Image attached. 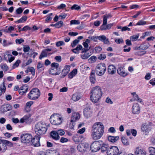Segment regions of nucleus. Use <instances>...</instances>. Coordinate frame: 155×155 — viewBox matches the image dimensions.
<instances>
[{"mask_svg":"<svg viewBox=\"0 0 155 155\" xmlns=\"http://www.w3.org/2000/svg\"><path fill=\"white\" fill-rule=\"evenodd\" d=\"M104 127L100 122L94 124L92 129L91 136L94 140L100 139L102 136L104 131Z\"/></svg>","mask_w":155,"mask_h":155,"instance_id":"f257e3e1","label":"nucleus"},{"mask_svg":"<svg viewBox=\"0 0 155 155\" xmlns=\"http://www.w3.org/2000/svg\"><path fill=\"white\" fill-rule=\"evenodd\" d=\"M90 94L91 101L94 103H97L102 95V89L99 86H96L92 88Z\"/></svg>","mask_w":155,"mask_h":155,"instance_id":"f03ea898","label":"nucleus"},{"mask_svg":"<svg viewBox=\"0 0 155 155\" xmlns=\"http://www.w3.org/2000/svg\"><path fill=\"white\" fill-rule=\"evenodd\" d=\"M47 129V127L45 123L41 121L36 124L35 131L37 135L40 136L45 134Z\"/></svg>","mask_w":155,"mask_h":155,"instance_id":"7ed1b4c3","label":"nucleus"},{"mask_svg":"<svg viewBox=\"0 0 155 155\" xmlns=\"http://www.w3.org/2000/svg\"><path fill=\"white\" fill-rule=\"evenodd\" d=\"M40 95L39 90L37 88L32 89L29 92L28 97L30 100H36L38 98Z\"/></svg>","mask_w":155,"mask_h":155,"instance_id":"20e7f679","label":"nucleus"},{"mask_svg":"<svg viewBox=\"0 0 155 155\" xmlns=\"http://www.w3.org/2000/svg\"><path fill=\"white\" fill-rule=\"evenodd\" d=\"M106 70V67L105 64L101 63L98 64L95 68L96 74L99 76L103 75Z\"/></svg>","mask_w":155,"mask_h":155,"instance_id":"39448f33","label":"nucleus"},{"mask_svg":"<svg viewBox=\"0 0 155 155\" xmlns=\"http://www.w3.org/2000/svg\"><path fill=\"white\" fill-rule=\"evenodd\" d=\"M88 38L89 39H88V43L90 42V40L96 42L97 41V38L99 40L103 42L105 44H108L109 42L108 39L104 35H101L97 37L91 36L88 37Z\"/></svg>","mask_w":155,"mask_h":155,"instance_id":"423d86ee","label":"nucleus"},{"mask_svg":"<svg viewBox=\"0 0 155 155\" xmlns=\"http://www.w3.org/2000/svg\"><path fill=\"white\" fill-rule=\"evenodd\" d=\"M51 68L49 70L50 74L53 75H58L60 74V71L58 70L59 64L56 63H53L51 64Z\"/></svg>","mask_w":155,"mask_h":155,"instance_id":"0eeeda50","label":"nucleus"},{"mask_svg":"<svg viewBox=\"0 0 155 155\" xmlns=\"http://www.w3.org/2000/svg\"><path fill=\"white\" fill-rule=\"evenodd\" d=\"M50 121L54 125H60L62 122V118L58 115H51L50 118Z\"/></svg>","mask_w":155,"mask_h":155,"instance_id":"6e6552de","label":"nucleus"},{"mask_svg":"<svg viewBox=\"0 0 155 155\" xmlns=\"http://www.w3.org/2000/svg\"><path fill=\"white\" fill-rule=\"evenodd\" d=\"M102 144L101 140L96 141L93 142L90 146V149L92 152H96L99 150Z\"/></svg>","mask_w":155,"mask_h":155,"instance_id":"1a4fd4ad","label":"nucleus"},{"mask_svg":"<svg viewBox=\"0 0 155 155\" xmlns=\"http://www.w3.org/2000/svg\"><path fill=\"white\" fill-rule=\"evenodd\" d=\"M119 152L117 147L112 146L108 148L107 153L108 155H117Z\"/></svg>","mask_w":155,"mask_h":155,"instance_id":"9d476101","label":"nucleus"},{"mask_svg":"<svg viewBox=\"0 0 155 155\" xmlns=\"http://www.w3.org/2000/svg\"><path fill=\"white\" fill-rule=\"evenodd\" d=\"M22 142L25 143H29L32 138V136L29 134H26L22 135L21 136Z\"/></svg>","mask_w":155,"mask_h":155,"instance_id":"9b49d317","label":"nucleus"},{"mask_svg":"<svg viewBox=\"0 0 155 155\" xmlns=\"http://www.w3.org/2000/svg\"><path fill=\"white\" fill-rule=\"evenodd\" d=\"M83 45L85 48H83L81 45H79L74 49V50H77L79 52V51L81 50V53H83L87 51V39H86L85 42L83 43Z\"/></svg>","mask_w":155,"mask_h":155,"instance_id":"f8f14e48","label":"nucleus"},{"mask_svg":"<svg viewBox=\"0 0 155 155\" xmlns=\"http://www.w3.org/2000/svg\"><path fill=\"white\" fill-rule=\"evenodd\" d=\"M80 116L78 112H74L72 114L71 117V122H74L78 120L80 118Z\"/></svg>","mask_w":155,"mask_h":155,"instance_id":"ddd939ff","label":"nucleus"},{"mask_svg":"<svg viewBox=\"0 0 155 155\" xmlns=\"http://www.w3.org/2000/svg\"><path fill=\"white\" fill-rule=\"evenodd\" d=\"M140 108L139 105L137 103L134 104L133 105L132 111L134 114H138L140 113Z\"/></svg>","mask_w":155,"mask_h":155,"instance_id":"4468645a","label":"nucleus"},{"mask_svg":"<svg viewBox=\"0 0 155 155\" xmlns=\"http://www.w3.org/2000/svg\"><path fill=\"white\" fill-rule=\"evenodd\" d=\"M40 137L38 136H35L31 139V142L33 145L35 147H38L40 146L39 142Z\"/></svg>","mask_w":155,"mask_h":155,"instance_id":"2eb2a0df","label":"nucleus"},{"mask_svg":"<svg viewBox=\"0 0 155 155\" xmlns=\"http://www.w3.org/2000/svg\"><path fill=\"white\" fill-rule=\"evenodd\" d=\"M12 107L9 104H6L3 105L0 108V110L1 112L4 113L7 112L11 109Z\"/></svg>","mask_w":155,"mask_h":155,"instance_id":"dca6fc26","label":"nucleus"},{"mask_svg":"<svg viewBox=\"0 0 155 155\" xmlns=\"http://www.w3.org/2000/svg\"><path fill=\"white\" fill-rule=\"evenodd\" d=\"M116 70V68L113 65H110L108 67L107 71L109 74H115Z\"/></svg>","mask_w":155,"mask_h":155,"instance_id":"f3484780","label":"nucleus"},{"mask_svg":"<svg viewBox=\"0 0 155 155\" xmlns=\"http://www.w3.org/2000/svg\"><path fill=\"white\" fill-rule=\"evenodd\" d=\"M117 73L121 76L124 77L127 75V74L126 73L124 69L122 67H120L117 70Z\"/></svg>","mask_w":155,"mask_h":155,"instance_id":"a211bd4d","label":"nucleus"},{"mask_svg":"<svg viewBox=\"0 0 155 155\" xmlns=\"http://www.w3.org/2000/svg\"><path fill=\"white\" fill-rule=\"evenodd\" d=\"M95 71L93 70L91 71L90 76V80L92 84H94L96 81Z\"/></svg>","mask_w":155,"mask_h":155,"instance_id":"6ab92c4d","label":"nucleus"},{"mask_svg":"<svg viewBox=\"0 0 155 155\" xmlns=\"http://www.w3.org/2000/svg\"><path fill=\"white\" fill-rule=\"evenodd\" d=\"M134 153L135 155H145L146 154L144 150L138 147L136 148Z\"/></svg>","mask_w":155,"mask_h":155,"instance_id":"aec40b11","label":"nucleus"},{"mask_svg":"<svg viewBox=\"0 0 155 155\" xmlns=\"http://www.w3.org/2000/svg\"><path fill=\"white\" fill-rule=\"evenodd\" d=\"M141 130L143 131L145 133L148 132L150 130V126L146 124H144L141 127Z\"/></svg>","mask_w":155,"mask_h":155,"instance_id":"412c9836","label":"nucleus"},{"mask_svg":"<svg viewBox=\"0 0 155 155\" xmlns=\"http://www.w3.org/2000/svg\"><path fill=\"white\" fill-rule=\"evenodd\" d=\"M51 136L52 138L55 140H59L60 137L57 131H52L51 133Z\"/></svg>","mask_w":155,"mask_h":155,"instance_id":"4be33fe9","label":"nucleus"},{"mask_svg":"<svg viewBox=\"0 0 155 155\" xmlns=\"http://www.w3.org/2000/svg\"><path fill=\"white\" fill-rule=\"evenodd\" d=\"M119 138V136H109L108 137V139L109 141L111 142H115L118 140Z\"/></svg>","mask_w":155,"mask_h":155,"instance_id":"5701e85b","label":"nucleus"},{"mask_svg":"<svg viewBox=\"0 0 155 155\" xmlns=\"http://www.w3.org/2000/svg\"><path fill=\"white\" fill-rule=\"evenodd\" d=\"M77 73V69H74L71 72H70L68 75V77L70 79L73 78Z\"/></svg>","mask_w":155,"mask_h":155,"instance_id":"b1692460","label":"nucleus"},{"mask_svg":"<svg viewBox=\"0 0 155 155\" xmlns=\"http://www.w3.org/2000/svg\"><path fill=\"white\" fill-rule=\"evenodd\" d=\"M81 98V96L78 93H75L74 94L71 98V99L74 101H78Z\"/></svg>","mask_w":155,"mask_h":155,"instance_id":"393cba45","label":"nucleus"},{"mask_svg":"<svg viewBox=\"0 0 155 155\" xmlns=\"http://www.w3.org/2000/svg\"><path fill=\"white\" fill-rule=\"evenodd\" d=\"M2 144H3L6 147V146L12 147L13 145L12 143L8 140H2Z\"/></svg>","mask_w":155,"mask_h":155,"instance_id":"a878e982","label":"nucleus"},{"mask_svg":"<svg viewBox=\"0 0 155 155\" xmlns=\"http://www.w3.org/2000/svg\"><path fill=\"white\" fill-rule=\"evenodd\" d=\"M6 90V87L5 85V82L3 83L2 86H0V96H1L2 94L4 93Z\"/></svg>","mask_w":155,"mask_h":155,"instance_id":"bb28decb","label":"nucleus"},{"mask_svg":"<svg viewBox=\"0 0 155 155\" xmlns=\"http://www.w3.org/2000/svg\"><path fill=\"white\" fill-rule=\"evenodd\" d=\"M27 19V16H23L20 18V19L15 21V22L16 23H23L26 21Z\"/></svg>","mask_w":155,"mask_h":155,"instance_id":"cd10ccee","label":"nucleus"},{"mask_svg":"<svg viewBox=\"0 0 155 155\" xmlns=\"http://www.w3.org/2000/svg\"><path fill=\"white\" fill-rule=\"evenodd\" d=\"M2 140L0 139V152H5L7 149V147L2 143Z\"/></svg>","mask_w":155,"mask_h":155,"instance_id":"c85d7f7f","label":"nucleus"},{"mask_svg":"<svg viewBox=\"0 0 155 155\" xmlns=\"http://www.w3.org/2000/svg\"><path fill=\"white\" fill-rule=\"evenodd\" d=\"M48 56L47 53L44 50L42 51L41 52L39 56V58L41 59L43 58L47 57Z\"/></svg>","mask_w":155,"mask_h":155,"instance_id":"c756f323","label":"nucleus"},{"mask_svg":"<svg viewBox=\"0 0 155 155\" xmlns=\"http://www.w3.org/2000/svg\"><path fill=\"white\" fill-rule=\"evenodd\" d=\"M28 86L26 84H25L20 87V90L22 91H24V92L26 93L28 91Z\"/></svg>","mask_w":155,"mask_h":155,"instance_id":"7c9ffc66","label":"nucleus"},{"mask_svg":"<svg viewBox=\"0 0 155 155\" xmlns=\"http://www.w3.org/2000/svg\"><path fill=\"white\" fill-rule=\"evenodd\" d=\"M107 147V145L106 144H104L102 142V144L101 145V151L102 152H104L107 151V150L108 149Z\"/></svg>","mask_w":155,"mask_h":155,"instance_id":"2f4dec72","label":"nucleus"},{"mask_svg":"<svg viewBox=\"0 0 155 155\" xmlns=\"http://www.w3.org/2000/svg\"><path fill=\"white\" fill-rule=\"evenodd\" d=\"M14 29L15 28L14 27L10 26L7 29L4 30V31L6 33H10L12 31L14 30Z\"/></svg>","mask_w":155,"mask_h":155,"instance_id":"473e14b6","label":"nucleus"},{"mask_svg":"<svg viewBox=\"0 0 155 155\" xmlns=\"http://www.w3.org/2000/svg\"><path fill=\"white\" fill-rule=\"evenodd\" d=\"M96 57L94 56L91 57L88 60V62L90 63H93L95 62Z\"/></svg>","mask_w":155,"mask_h":155,"instance_id":"72a5a7b5","label":"nucleus"},{"mask_svg":"<svg viewBox=\"0 0 155 155\" xmlns=\"http://www.w3.org/2000/svg\"><path fill=\"white\" fill-rule=\"evenodd\" d=\"M106 20L105 19L103 20V24L101 26L100 28L101 30H106L107 29L106 28V25L107 24V22L106 21Z\"/></svg>","mask_w":155,"mask_h":155,"instance_id":"f704fd0d","label":"nucleus"},{"mask_svg":"<svg viewBox=\"0 0 155 155\" xmlns=\"http://www.w3.org/2000/svg\"><path fill=\"white\" fill-rule=\"evenodd\" d=\"M64 23L62 21H60L56 23V28H59L62 26Z\"/></svg>","mask_w":155,"mask_h":155,"instance_id":"c9c22d12","label":"nucleus"},{"mask_svg":"<svg viewBox=\"0 0 155 155\" xmlns=\"http://www.w3.org/2000/svg\"><path fill=\"white\" fill-rule=\"evenodd\" d=\"M122 141L123 144L124 145H127L129 144V142L127 138L125 137H122Z\"/></svg>","mask_w":155,"mask_h":155,"instance_id":"e433bc0d","label":"nucleus"},{"mask_svg":"<svg viewBox=\"0 0 155 155\" xmlns=\"http://www.w3.org/2000/svg\"><path fill=\"white\" fill-rule=\"evenodd\" d=\"M12 44V43L11 42H8L6 40L4 39L3 41V45L4 47H6L9 45H11Z\"/></svg>","mask_w":155,"mask_h":155,"instance_id":"4c0bfd02","label":"nucleus"},{"mask_svg":"<svg viewBox=\"0 0 155 155\" xmlns=\"http://www.w3.org/2000/svg\"><path fill=\"white\" fill-rule=\"evenodd\" d=\"M139 37V35H133L130 37V39L132 41H135L137 40Z\"/></svg>","mask_w":155,"mask_h":155,"instance_id":"58836bf2","label":"nucleus"},{"mask_svg":"<svg viewBox=\"0 0 155 155\" xmlns=\"http://www.w3.org/2000/svg\"><path fill=\"white\" fill-rule=\"evenodd\" d=\"M71 9L72 10H78L81 9V7L78 5L74 4L71 7Z\"/></svg>","mask_w":155,"mask_h":155,"instance_id":"ea45409f","label":"nucleus"},{"mask_svg":"<svg viewBox=\"0 0 155 155\" xmlns=\"http://www.w3.org/2000/svg\"><path fill=\"white\" fill-rule=\"evenodd\" d=\"M80 24V21L78 20H73L70 21V25H79Z\"/></svg>","mask_w":155,"mask_h":155,"instance_id":"a19ab883","label":"nucleus"},{"mask_svg":"<svg viewBox=\"0 0 155 155\" xmlns=\"http://www.w3.org/2000/svg\"><path fill=\"white\" fill-rule=\"evenodd\" d=\"M150 153L151 154H155V148L153 147H150L148 148Z\"/></svg>","mask_w":155,"mask_h":155,"instance_id":"79ce46f5","label":"nucleus"},{"mask_svg":"<svg viewBox=\"0 0 155 155\" xmlns=\"http://www.w3.org/2000/svg\"><path fill=\"white\" fill-rule=\"evenodd\" d=\"M73 139L75 142H79L80 141V140L79 138V136L78 135H76L73 136Z\"/></svg>","mask_w":155,"mask_h":155,"instance_id":"37998d69","label":"nucleus"},{"mask_svg":"<svg viewBox=\"0 0 155 155\" xmlns=\"http://www.w3.org/2000/svg\"><path fill=\"white\" fill-rule=\"evenodd\" d=\"M149 46L150 45L149 44H147L140 45L139 48H141L142 50H145L147 49L149 47Z\"/></svg>","mask_w":155,"mask_h":155,"instance_id":"c03bdc74","label":"nucleus"},{"mask_svg":"<svg viewBox=\"0 0 155 155\" xmlns=\"http://www.w3.org/2000/svg\"><path fill=\"white\" fill-rule=\"evenodd\" d=\"M30 49L29 46L28 45H24L23 48V50L25 52H27L29 51Z\"/></svg>","mask_w":155,"mask_h":155,"instance_id":"a18cd8bd","label":"nucleus"},{"mask_svg":"<svg viewBox=\"0 0 155 155\" xmlns=\"http://www.w3.org/2000/svg\"><path fill=\"white\" fill-rule=\"evenodd\" d=\"M1 68L4 71H7L8 69V66L5 64H2L1 67Z\"/></svg>","mask_w":155,"mask_h":155,"instance_id":"49530a36","label":"nucleus"},{"mask_svg":"<svg viewBox=\"0 0 155 155\" xmlns=\"http://www.w3.org/2000/svg\"><path fill=\"white\" fill-rule=\"evenodd\" d=\"M147 22L146 21H144L142 20H140L136 24V25H143L146 24Z\"/></svg>","mask_w":155,"mask_h":155,"instance_id":"de8ad7c7","label":"nucleus"},{"mask_svg":"<svg viewBox=\"0 0 155 155\" xmlns=\"http://www.w3.org/2000/svg\"><path fill=\"white\" fill-rule=\"evenodd\" d=\"M79 40L78 39H75L73 41V43L71 44V46L73 48L78 43Z\"/></svg>","mask_w":155,"mask_h":155,"instance_id":"09e8293b","label":"nucleus"},{"mask_svg":"<svg viewBox=\"0 0 155 155\" xmlns=\"http://www.w3.org/2000/svg\"><path fill=\"white\" fill-rule=\"evenodd\" d=\"M24 42V40L22 38L16 39L15 40V42L17 44H20Z\"/></svg>","mask_w":155,"mask_h":155,"instance_id":"8fccbe9b","label":"nucleus"},{"mask_svg":"<svg viewBox=\"0 0 155 155\" xmlns=\"http://www.w3.org/2000/svg\"><path fill=\"white\" fill-rule=\"evenodd\" d=\"M111 17L112 15L111 14H110L104 15L103 16V20H104L106 19V21L107 22V19L109 18H111Z\"/></svg>","mask_w":155,"mask_h":155,"instance_id":"3c124183","label":"nucleus"},{"mask_svg":"<svg viewBox=\"0 0 155 155\" xmlns=\"http://www.w3.org/2000/svg\"><path fill=\"white\" fill-rule=\"evenodd\" d=\"M52 15V13L49 14L47 16V17L45 19V21L48 22L50 21L52 19V18L51 17Z\"/></svg>","mask_w":155,"mask_h":155,"instance_id":"603ef678","label":"nucleus"},{"mask_svg":"<svg viewBox=\"0 0 155 155\" xmlns=\"http://www.w3.org/2000/svg\"><path fill=\"white\" fill-rule=\"evenodd\" d=\"M69 72V71H68L66 70H65V69H63L62 70V73H61V74L62 75V77L63 78Z\"/></svg>","mask_w":155,"mask_h":155,"instance_id":"864d4df0","label":"nucleus"},{"mask_svg":"<svg viewBox=\"0 0 155 155\" xmlns=\"http://www.w3.org/2000/svg\"><path fill=\"white\" fill-rule=\"evenodd\" d=\"M21 62V61L20 60H18L14 64L13 66V68H15L18 67L19 66V64Z\"/></svg>","mask_w":155,"mask_h":155,"instance_id":"5fc2aeb1","label":"nucleus"},{"mask_svg":"<svg viewBox=\"0 0 155 155\" xmlns=\"http://www.w3.org/2000/svg\"><path fill=\"white\" fill-rule=\"evenodd\" d=\"M106 58V56L104 54H101L98 57L99 59L103 60Z\"/></svg>","mask_w":155,"mask_h":155,"instance_id":"6e6d98bb","label":"nucleus"},{"mask_svg":"<svg viewBox=\"0 0 155 155\" xmlns=\"http://www.w3.org/2000/svg\"><path fill=\"white\" fill-rule=\"evenodd\" d=\"M115 42L117 44H120V43H123L124 41L123 40L122 38H119L118 39H115Z\"/></svg>","mask_w":155,"mask_h":155,"instance_id":"4d7b16f0","label":"nucleus"},{"mask_svg":"<svg viewBox=\"0 0 155 155\" xmlns=\"http://www.w3.org/2000/svg\"><path fill=\"white\" fill-rule=\"evenodd\" d=\"M33 104V102L32 101H30L27 102L25 105V107L30 108L31 106Z\"/></svg>","mask_w":155,"mask_h":155,"instance_id":"13d9d810","label":"nucleus"},{"mask_svg":"<svg viewBox=\"0 0 155 155\" xmlns=\"http://www.w3.org/2000/svg\"><path fill=\"white\" fill-rule=\"evenodd\" d=\"M64 43L62 41H60L57 42L56 43V45L57 47H59L61 45H64Z\"/></svg>","mask_w":155,"mask_h":155,"instance_id":"bf43d9fd","label":"nucleus"},{"mask_svg":"<svg viewBox=\"0 0 155 155\" xmlns=\"http://www.w3.org/2000/svg\"><path fill=\"white\" fill-rule=\"evenodd\" d=\"M57 132L58 134L61 136H62L64 135L65 134V132L62 130H59L57 131Z\"/></svg>","mask_w":155,"mask_h":155,"instance_id":"052dcab7","label":"nucleus"},{"mask_svg":"<svg viewBox=\"0 0 155 155\" xmlns=\"http://www.w3.org/2000/svg\"><path fill=\"white\" fill-rule=\"evenodd\" d=\"M11 56H12V55L11 54H9L8 53H5L4 55V58L5 59L6 61L8 60L9 58V57Z\"/></svg>","mask_w":155,"mask_h":155,"instance_id":"680f3d73","label":"nucleus"},{"mask_svg":"<svg viewBox=\"0 0 155 155\" xmlns=\"http://www.w3.org/2000/svg\"><path fill=\"white\" fill-rule=\"evenodd\" d=\"M28 71L29 72L31 73V74L33 75H34L35 74V70L33 67H31L30 68H28Z\"/></svg>","mask_w":155,"mask_h":155,"instance_id":"e2e57ef3","label":"nucleus"},{"mask_svg":"<svg viewBox=\"0 0 155 155\" xmlns=\"http://www.w3.org/2000/svg\"><path fill=\"white\" fill-rule=\"evenodd\" d=\"M133 97L134 98V100H137L138 101L139 100L140 102V103H141V102H142V99L139 98V97L137 94H135Z\"/></svg>","mask_w":155,"mask_h":155,"instance_id":"0e129e2a","label":"nucleus"},{"mask_svg":"<svg viewBox=\"0 0 155 155\" xmlns=\"http://www.w3.org/2000/svg\"><path fill=\"white\" fill-rule=\"evenodd\" d=\"M31 28H29L28 26H24L21 30L19 31H26L28 30H30Z\"/></svg>","mask_w":155,"mask_h":155,"instance_id":"69168bd1","label":"nucleus"},{"mask_svg":"<svg viewBox=\"0 0 155 155\" xmlns=\"http://www.w3.org/2000/svg\"><path fill=\"white\" fill-rule=\"evenodd\" d=\"M68 141V139L67 138L63 137H61L60 140V142L62 143L67 142Z\"/></svg>","mask_w":155,"mask_h":155,"instance_id":"338daca9","label":"nucleus"},{"mask_svg":"<svg viewBox=\"0 0 155 155\" xmlns=\"http://www.w3.org/2000/svg\"><path fill=\"white\" fill-rule=\"evenodd\" d=\"M12 122L15 124H17L19 122V120L17 118H12Z\"/></svg>","mask_w":155,"mask_h":155,"instance_id":"774afa93","label":"nucleus"}]
</instances>
